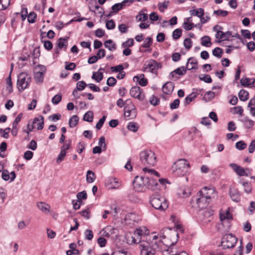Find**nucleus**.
I'll list each match as a JSON object with an SVG mask.
<instances>
[{
    "mask_svg": "<svg viewBox=\"0 0 255 255\" xmlns=\"http://www.w3.org/2000/svg\"><path fill=\"white\" fill-rule=\"evenodd\" d=\"M148 233L147 228L143 227L136 229L131 237V244L139 245L140 255H155L158 249L162 250V247H164L163 242L161 239H164L165 236H160V240L157 241L158 236L155 235V233L147 236Z\"/></svg>",
    "mask_w": 255,
    "mask_h": 255,
    "instance_id": "nucleus-1",
    "label": "nucleus"
},
{
    "mask_svg": "<svg viewBox=\"0 0 255 255\" xmlns=\"http://www.w3.org/2000/svg\"><path fill=\"white\" fill-rule=\"evenodd\" d=\"M188 161L185 159H180L175 161L171 169L174 174L177 176H184L189 167Z\"/></svg>",
    "mask_w": 255,
    "mask_h": 255,
    "instance_id": "nucleus-2",
    "label": "nucleus"
},
{
    "mask_svg": "<svg viewBox=\"0 0 255 255\" xmlns=\"http://www.w3.org/2000/svg\"><path fill=\"white\" fill-rule=\"evenodd\" d=\"M150 203L154 208L160 211H164L168 207L167 199L159 194L152 195L150 198Z\"/></svg>",
    "mask_w": 255,
    "mask_h": 255,
    "instance_id": "nucleus-3",
    "label": "nucleus"
},
{
    "mask_svg": "<svg viewBox=\"0 0 255 255\" xmlns=\"http://www.w3.org/2000/svg\"><path fill=\"white\" fill-rule=\"evenodd\" d=\"M139 155L140 160L143 165L153 166L157 162L154 152L150 149H145L141 151Z\"/></svg>",
    "mask_w": 255,
    "mask_h": 255,
    "instance_id": "nucleus-4",
    "label": "nucleus"
},
{
    "mask_svg": "<svg viewBox=\"0 0 255 255\" xmlns=\"http://www.w3.org/2000/svg\"><path fill=\"white\" fill-rule=\"evenodd\" d=\"M142 170L145 174H149V176H147L149 180L147 188L153 191L160 190V186L157 182V179L154 178L152 176L154 175L156 176L157 178H159L160 177V175L158 172L154 169H148L146 167L143 168Z\"/></svg>",
    "mask_w": 255,
    "mask_h": 255,
    "instance_id": "nucleus-5",
    "label": "nucleus"
},
{
    "mask_svg": "<svg viewBox=\"0 0 255 255\" xmlns=\"http://www.w3.org/2000/svg\"><path fill=\"white\" fill-rule=\"evenodd\" d=\"M31 80V76L26 72H21L19 74L17 80V87L19 92H22L28 88Z\"/></svg>",
    "mask_w": 255,
    "mask_h": 255,
    "instance_id": "nucleus-6",
    "label": "nucleus"
},
{
    "mask_svg": "<svg viewBox=\"0 0 255 255\" xmlns=\"http://www.w3.org/2000/svg\"><path fill=\"white\" fill-rule=\"evenodd\" d=\"M149 179L147 176H136L133 181V185L135 191L144 192L147 188L149 184Z\"/></svg>",
    "mask_w": 255,
    "mask_h": 255,
    "instance_id": "nucleus-7",
    "label": "nucleus"
},
{
    "mask_svg": "<svg viewBox=\"0 0 255 255\" xmlns=\"http://www.w3.org/2000/svg\"><path fill=\"white\" fill-rule=\"evenodd\" d=\"M171 234L176 237L174 242H173L169 246L165 245V243L163 242L164 247L162 250L158 249V251L161 252L163 255H176L178 252L179 249L174 247L173 246L174 243H176L178 238V233L176 231H173L171 233Z\"/></svg>",
    "mask_w": 255,
    "mask_h": 255,
    "instance_id": "nucleus-8",
    "label": "nucleus"
},
{
    "mask_svg": "<svg viewBox=\"0 0 255 255\" xmlns=\"http://www.w3.org/2000/svg\"><path fill=\"white\" fill-rule=\"evenodd\" d=\"M238 239L232 234L225 235L222 238L221 245L224 249L233 248L237 243Z\"/></svg>",
    "mask_w": 255,
    "mask_h": 255,
    "instance_id": "nucleus-9",
    "label": "nucleus"
},
{
    "mask_svg": "<svg viewBox=\"0 0 255 255\" xmlns=\"http://www.w3.org/2000/svg\"><path fill=\"white\" fill-rule=\"evenodd\" d=\"M126 105L124 108V115L126 117L132 119L136 117V111L135 107L131 101L129 99L126 101Z\"/></svg>",
    "mask_w": 255,
    "mask_h": 255,
    "instance_id": "nucleus-10",
    "label": "nucleus"
},
{
    "mask_svg": "<svg viewBox=\"0 0 255 255\" xmlns=\"http://www.w3.org/2000/svg\"><path fill=\"white\" fill-rule=\"evenodd\" d=\"M122 185L121 181L118 178L111 177L105 182V186L108 189H119Z\"/></svg>",
    "mask_w": 255,
    "mask_h": 255,
    "instance_id": "nucleus-11",
    "label": "nucleus"
},
{
    "mask_svg": "<svg viewBox=\"0 0 255 255\" xmlns=\"http://www.w3.org/2000/svg\"><path fill=\"white\" fill-rule=\"evenodd\" d=\"M202 195L200 192H198L195 198L198 207L201 209L206 208L210 202L209 200Z\"/></svg>",
    "mask_w": 255,
    "mask_h": 255,
    "instance_id": "nucleus-12",
    "label": "nucleus"
},
{
    "mask_svg": "<svg viewBox=\"0 0 255 255\" xmlns=\"http://www.w3.org/2000/svg\"><path fill=\"white\" fill-rule=\"evenodd\" d=\"M129 94L131 97L140 101H142L144 98V95L142 93V89L138 86L132 87L129 91Z\"/></svg>",
    "mask_w": 255,
    "mask_h": 255,
    "instance_id": "nucleus-13",
    "label": "nucleus"
},
{
    "mask_svg": "<svg viewBox=\"0 0 255 255\" xmlns=\"http://www.w3.org/2000/svg\"><path fill=\"white\" fill-rule=\"evenodd\" d=\"M199 192H200L202 195L205 196L208 200H210V199L212 197H214L216 196V192L214 188H208L207 187H205L203 188L201 190H200Z\"/></svg>",
    "mask_w": 255,
    "mask_h": 255,
    "instance_id": "nucleus-14",
    "label": "nucleus"
},
{
    "mask_svg": "<svg viewBox=\"0 0 255 255\" xmlns=\"http://www.w3.org/2000/svg\"><path fill=\"white\" fill-rule=\"evenodd\" d=\"M161 67L160 63L157 62L154 60H151L146 65L145 69L152 73H155L156 72L157 70Z\"/></svg>",
    "mask_w": 255,
    "mask_h": 255,
    "instance_id": "nucleus-15",
    "label": "nucleus"
},
{
    "mask_svg": "<svg viewBox=\"0 0 255 255\" xmlns=\"http://www.w3.org/2000/svg\"><path fill=\"white\" fill-rule=\"evenodd\" d=\"M212 213L211 211L205 210L202 211L200 213V220L203 224H207L211 221L213 219Z\"/></svg>",
    "mask_w": 255,
    "mask_h": 255,
    "instance_id": "nucleus-16",
    "label": "nucleus"
},
{
    "mask_svg": "<svg viewBox=\"0 0 255 255\" xmlns=\"http://www.w3.org/2000/svg\"><path fill=\"white\" fill-rule=\"evenodd\" d=\"M39 71H36L34 73V78L36 83H41L43 80V75L46 71V68L44 66L39 65Z\"/></svg>",
    "mask_w": 255,
    "mask_h": 255,
    "instance_id": "nucleus-17",
    "label": "nucleus"
},
{
    "mask_svg": "<svg viewBox=\"0 0 255 255\" xmlns=\"http://www.w3.org/2000/svg\"><path fill=\"white\" fill-rule=\"evenodd\" d=\"M230 166L234 169V170L237 173L238 175L240 176H249V174L246 172V171H249V169L247 168L245 169L244 168L241 166L237 165L235 163H231L230 164Z\"/></svg>",
    "mask_w": 255,
    "mask_h": 255,
    "instance_id": "nucleus-18",
    "label": "nucleus"
},
{
    "mask_svg": "<svg viewBox=\"0 0 255 255\" xmlns=\"http://www.w3.org/2000/svg\"><path fill=\"white\" fill-rule=\"evenodd\" d=\"M1 177L4 181L10 180V182L14 181L16 177V174L14 171H12L10 173L6 169L2 170L1 173Z\"/></svg>",
    "mask_w": 255,
    "mask_h": 255,
    "instance_id": "nucleus-19",
    "label": "nucleus"
},
{
    "mask_svg": "<svg viewBox=\"0 0 255 255\" xmlns=\"http://www.w3.org/2000/svg\"><path fill=\"white\" fill-rule=\"evenodd\" d=\"M229 194L231 198L233 201L235 202H239L240 201V194L237 188L230 187Z\"/></svg>",
    "mask_w": 255,
    "mask_h": 255,
    "instance_id": "nucleus-20",
    "label": "nucleus"
},
{
    "mask_svg": "<svg viewBox=\"0 0 255 255\" xmlns=\"http://www.w3.org/2000/svg\"><path fill=\"white\" fill-rule=\"evenodd\" d=\"M174 84L172 82H167L162 86V91L166 95H170L174 90Z\"/></svg>",
    "mask_w": 255,
    "mask_h": 255,
    "instance_id": "nucleus-21",
    "label": "nucleus"
},
{
    "mask_svg": "<svg viewBox=\"0 0 255 255\" xmlns=\"http://www.w3.org/2000/svg\"><path fill=\"white\" fill-rule=\"evenodd\" d=\"M67 38L62 37L59 38L56 43L57 48H55L54 49L55 52L57 54H58L59 50H60L64 47L66 48L67 45L66 44V43H67Z\"/></svg>",
    "mask_w": 255,
    "mask_h": 255,
    "instance_id": "nucleus-22",
    "label": "nucleus"
},
{
    "mask_svg": "<svg viewBox=\"0 0 255 255\" xmlns=\"http://www.w3.org/2000/svg\"><path fill=\"white\" fill-rule=\"evenodd\" d=\"M177 194L181 198H187L191 194L190 189L187 187H181L178 189Z\"/></svg>",
    "mask_w": 255,
    "mask_h": 255,
    "instance_id": "nucleus-23",
    "label": "nucleus"
},
{
    "mask_svg": "<svg viewBox=\"0 0 255 255\" xmlns=\"http://www.w3.org/2000/svg\"><path fill=\"white\" fill-rule=\"evenodd\" d=\"M33 125H35L37 126V128L38 130H41L43 129L44 127V117L42 116H39L38 117H36L34 119L33 122Z\"/></svg>",
    "mask_w": 255,
    "mask_h": 255,
    "instance_id": "nucleus-24",
    "label": "nucleus"
},
{
    "mask_svg": "<svg viewBox=\"0 0 255 255\" xmlns=\"http://www.w3.org/2000/svg\"><path fill=\"white\" fill-rule=\"evenodd\" d=\"M105 69L100 68L97 72H93L92 78L94 79L97 82H100L103 78V72Z\"/></svg>",
    "mask_w": 255,
    "mask_h": 255,
    "instance_id": "nucleus-25",
    "label": "nucleus"
},
{
    "mask_svg": "<svg viewBox=\"0 0 255 255\" xmlns=\"http://www.w3.org/2000/svg\"><path fill=\"white\" fill-rule=\"evenodd\" d=\"M133 80L138 82L139 85L141 86H145L147 84V80L144 78V75L143 74L134 76Z\"/></svg>",
    "mask_w": 255,
    "mask_h": 255,
    "instance_id": "nucleus-26",
    "label": "nucleus"
},
{
    "mask_svg": "<svg viewBox=\"0 0 255 255\" xmlns=\"http://www.w3.org/2000/svg\"><path fill=\"white\" fill-rule=\"evenodd\" d=\"M198 64L197 61L193 57H190L188 59L186 64V68L189 70L196 69Z\"/></svg>",
    "mask_w": 255,
    "mask_h": 255,
    "instance_id": "nucleus-27",
    "label": "nucleus"
},
{
    "mask_svg": "<svg viewBox=\"0 0 255 255\" xmlns=\"http://www.w3.org/2000/svg\"><path fill=\"white\" fill-rule=\"evenodd\" d=\"M104 46L111 51H115L117 48L116 44L111 39L105 41Z\"/></svg>",
    "mask_w": 255,
    "mask_h": 255,
    "instance_id": "nucleus-28",
    "label": "nucleus"
},
{
    "mask_svg": "<svg viewBox=\"0 0 255 255\" xmlns=\"http://www.w3.org/2000/svg\"><path fill=\"white\" fill-rule=\"evenodd\" d=\"M201 44L202 46L209 47L212 45L211 38L207 35L204 36L201 38Z\"/></svg>",
    "mask_w": 255,
    "mask_h": 255,
    "instance_id": "nucleus-29",
    "label": "nucleus"
},
{
    "mask_svg": "<svg viewBox=\"0 0 255 255\" xmlns=\"http://www.w3.org/2000/svg\"><path fill=\"white\" fill-rule=\"evenodd\" d=\"M89 8L90 11L95 12L96 9H101L103 10V8L97 4L96 0H90L89 2Z\"/></svg>",
    "mask_w": 255,
    "mask_h": 255,
    "instance_id": "nucleus-30",
    "label": "nucleus"
},
{
    "mask_svg": "<svg viewBox=\"0 0 255 255\" xmlns=\"http://www.w3.org/2000/svg\"><path fill=\"white\" fill-rule=\"evenodd\" d=\"M249 95L248 92L244 89L241 90L238 94L240 100L242 101H246L249 99Z\"/></svg>",
    "mask_w": 255,
    "mask_h": 255,
    "instance_id": "nucleus-31",
    "label": "nucleus"
},
{
    "mask_svg": "<svg viewBox=\"0 0 255 255\" xmlns=\"http://www.w3.org/2000/svg\"><path fill=\"white\" fill-rule=\"evenodd\" d=\"M96 178L95 174L91 170H88L86 175V180L89 183L93 182Z\"/></svg>",
    "mask_w": 255,
    "mask_h": 255,
    "instance_id": "nucleus-32",
    "label": "nucleus"
},
{
    "mask_svg": "<svg viewBox=\"0 0 255 255\" xmlns=\"http://www.w3.org/2000/svg\"><path fill=\"white\" fill-rule=\"evenodd\" d=\"M190 13L192 15L197 16L199 18H201L202 16H204V11L203 8H199L197 9H193L190 10Z\"/></svg>",
    "mask_w": 255,
    "mask_h": 255,
    "instance_id": "nucleus-33",
    "label": "nucleus"
},
{
    "mask_svg": "<svg viewBox=\"0 0 255 255\" xmlns=\"http://www.w3.org/2000/svg\"><path fill=\"white\" fill-rule=\"evenodd\" d=\"M148 18V15L143 12V11L140 10L138 14L136 16L137 21H145Z\"/></svg>",
    "mask_w": 255,
    "mask_h": 255,
    "instance_id": "nucleus-34",
    "label": "nucleus"
},
{
    "mask_svg": "<svg viewBox=\"0 0 255 255\" xmlns=\"http://www.w3.org/2000/svg\"><path fill=\"white\" fill-rule=\"evenodd\" d=\"M37 206L39 209L43 212H49L50 211V206L44 203H38L37 204Z\"/></svg>",
    "mask_w": 255,
    "mask_h": 255,
    "instance_id": "nucleus-35",
    "label": "nucleus"
},
{
    "mask_svg": "<svg viewBox=\"0 0 255 255\" xmlns=\"http://www.w3.org/2000/svg\"><path fill=\"white\" fill-rule=\"evenodd\" d=\"M79 121V118L77 115L73 116L69 121V126L70 128H72L76 127Z\"/></svg>",
    "mask_w": 255,
    "mask_h": 255,
    "instance_id": "nucleus-36",
    "label": "nucleus"
},
{
    "mask_svg": "<svg viewBox=\"0 0 255 255\" xmlns=\"http://www.w3.org/2000/svg\"><path fill=\"white\" fill-rule=\"evenodd\" d=\"M197 97V94L194 92H192L188 95L185 99L184 104L185 105H188L192 101H193Z\"/></svg>",
    "mask_w": 255,
    "mask_h": 255,
    "instance_id": "nucleus-37",
    "label": "nucleus"
},
{
    "mask_svg": "<svg viewBox=\"0 0 255 255\" xmlns=\"http://www.w3.org/2000/svg\"><path fill=\"white\" fill-rule=\"evenodd\" d=\"M223 53V50L221 48L218 47H216L212 51L213 55L218 58L222 57Z\"/></svg>",
    "mask_w": 255,
    "mask_h": 255,
    "instance_id": "nucleus-38",
    "label": "nucleus"
},
{
    "mask_svg": "<svg viewBox=\"0 0 255 255\" xmlns=\"http://www.w3.org/2000/svg\"><path fill=\"white\" fill-rule=\"evenodd\" d=\"M83 120L85 121L92 122L93 120V113L92 111L86 112L83 117Z\"/></svg>",
    "mask_w": 255,
    "mask_h": 255,
    "instance_id": "nucleus-39",
    "label": "nucleus"
},
{
    "mask_svg": "<svg viewBox=\"0 0 255 255\" xmlns=\"http://www.w3.org/2000/svg\"><path fill=\"white\" fill-rule=\"evenodd\" d=\"M152 42H153V40H152V38L151 37H147L144 40V41H143L142 45L141 46V47H143V48H149L152 45Z\"/></svg>",
    "mask_w": 255,
    "mask_h": 255,
    "instance_id": "nucleus-40",
    "label": "nucleus"
},
{
    "mask_svg": "<svg viewBox=\"0 0 255 255\" xmlns=\"http://www.w3.org/2000/svg\"><path fill=\"white\" fill-rule=\"evenodd\" d=\"M76 196L79 202H82V200H85L87 198V194L85 191L79 192Z\"/></svg>",
    "mask_w": 255,
    "mask_h": 255,
    "instance_id": "nucleus-41",
    "label": "nucleus"
},
{
    "mask_svg": "<svg viewBox=\"0 0 255 255\" xmlns=\"http://www.w3.org/2000/svg\"><path fill=\"white\" fill-rule=\"evenodd\" d=\"M187 69L186 67H185L184 66H181L174 70V73H175V74L178 75L182 76L185 74Z\"/></svg>",
    "mask_w": 255,
    "mask_h": 255,
    "instance_id": "nucleus-42",
    "label": "nucleus"
},
{
    "mask_svg": "<svg viewBox=\"0 0 255 255\" xmlns=\"http://www.w3.org/2000/svg\"><path fill=\"white\" fill-rule=\"evenodd\" d=\"M220 218L221 221L225 220H230L232 219V216L229 212V211H226L225 213L220 214Z\"/></svg>",
    "mask_w": 255,
    "mask_h": 255,
    "instance_id": "nucleus-43",
    "label": "nucleus"
},
{
    "mask_svg": "<svg viewBox=\"0 0 255 255\" xmlns=\"http://www.w3.org/2000/svg\"><path fill=\"white\" fill-rule=\"evenodd\" d=\"M127 128L129 130L133 132H136L138 129L137 124L133 122H129L127 126Z\"/></svg>",
    "mask_w": 255,
    "mask_h": 255,
    "instance_id": "nucleus-44",
    "label": "nucleus"
},
{
    "mask_svg": "<svg viewBox=\"0 0 255 255\" xmlns=\"http://www.w3.org/2000/svg\"><path fill=\"white\" fill-rule=\"evenodd\" d=\"M10 4V0H0V10L6 9Z\"/></svg>",
    "mask_w": 255,
    "mask_h": 255,
    "instance_id": "nucleus-45",
    "label": "nucleus"
},
{
    "mask_svg": "<svg viewBox=\"0 0 255 255\" xmlns=\"http://www.w3.org/2000/svg\"><path fill=\"white\" fill-rule=\"evenodd\" d=\"M182 35V30L180 28H177L174 30L172 32V37L174 39H179Z\"/></svg>",
    "mask_w": 255,
    "mask_h": 255,
    "instance_id": "nucleus-46",
    "label": "nucleus"
},
{
    "mask_svg": "<svg viewBox=\"0 0 255 255\" xmlns=\"http://www.w3.org/2000/svg\"><path fill=\"white\" fill-rule=\"evenodd\" d=\"M134 44V40L132 38H129L125 42H123L122 46L123 48H128L132 46Z\"/></svg>",
    "mask_w": 255,
    "mask_h": 255,
    "instance_id": "nucleus-47",
    "label": "nucleus"
},
{
    "mask_svg": "<svg viewBox=\"0 0 255 255\" xmlns=\"http://www.w3.org/2000/svg\"><path fill=\"white\" fill-rule=\"evenodd\" d=\"M247 144L243 140L239 141L236 143V147L239 150H243L247 147Z\"/></svg>",
    "mask_w": 255,
    "mask_h": 255,
    "instance_id": "nucleus-48",
    "label": "nucleus"
},
{
    "mask_svg": "<svg viewBox=\"0 0 255 255\" xmlns=\"http://www.w3.org/2000/svg\"><path fill=\"white\" fill-rule=\"evenodd\" d=\"M37 17L36 14L34 12H31L27 15V20L29 23H33L35 21Z\"/></svg>",
    "mask_w": 255,
    "mask_h": 255,
    "instance_id": "nucleus-49",
    "label": "nucleus"
},
{
    "mask_svg": "<svg viewBox=\"0 0 255 255\" xmlns=\"http://www.w3.org/2000/svg\"><path fill=\"white\" fill-rule=\"evenodd\" d=\"M86 86L87 84L84 81H80L77 82L76 89L81 91L83 90Z\"/></svg>",
    "mask_w": 255,
    "mask_h": 255,
    "instance_id": "nucleus-50",
    "label": "nucleus"
},
{
    "mask_svg": "<svg viewBox=\"0 0 255 255\" xmlns=\"http://www.w3.org/2000/svg\"><path fill=\"white\" fill-rule=\"evenodd\" d=\"M123 6L121 3H117L112 6V9L114 13H117L119 11L123 9Z\"/></svg>",
    "mask_w": 255,
    "mask_h": 255,
    "instance_id": "nucleus-51",
    "label": "nucleus"
},
{
    "mask_svg": "<svg viewBox=\"0 0 255 255\" xmlns=\"http://www.w3.org/2000/svg\"><path fill=\"white\" fill-rule=\"evenodd\" d=\"M66 152L65 151H63L61 149L60 152L59 154V155L57 158V159H56L57 163H59L61 162H62L64 160V157L66 156Z\"/></svg>",
    "mask_w": 255,
    "mask_h": 255,
    "instance_id": "nucleus-52",
    "label": "nucleus"
},
{
    "mask_svg": "<svg viewBox=\"0 0 255 255\" xmlns=\"http://www.w3.org/2000/svg\"><path fill=\"white\" fill-rule=\"evenodd\" d=\"M98 146L101 147L103 151H105L107 148L106 144L105 143V138L104 136H101L100 138L99 142H98Z\"/></svg>",
    "mask_w": 255,
    "mask_h": 255,
    "instance_id": "nucleus-53",
    "label": "nucleus"
},
{
    "mask_svg": "<svg viewBox=\"0 0 255 255\" xmlns=\"http://www.w3.org/2000/svg\"><path fill=\"white\" fill-rule=\"evenodd\" d=\"M251 79L249 78H242L240 80L241 85L244 87L251 86Z\"/></svg>",
    "mask_w": 255,
    "mask_h": 255,
    "instance_id": "nucleus-54",
    "label": "nucleus"
},
{
    "mask_svg": "<svg viewBox=\"0 0 255 255\" xmlns=\"http://www.w3.org/2000/svg\"><path fill=\"white\" fill-rule=\"evenodd\" d=\"M183 44L186 49H190L192 46V41L191 39L186 38L184 40Z\"/></svg>",
    "mask_w": 255,
    "mask_h": 255,
    "instance_id": "nucleus-55",
    "label": "nucleus"
},
{
    "mask_svg": "<svg viewBox=\"0 0 255 255\" xmlns=\"http://www.w3.org/2000/svg\"><path fill=\"white\" fill-rule=\"evenodd\" d=\"M182 26L187 31L191 30L194 27V24L192 22H184Z\"/></svg>",
    "mask_w": 255,
    "mask_h": 255,
    "instance_id": "nucleus-56",
    "label": "nucleus"
},
{
    "mask_svg": "<svg viewBox=\"0 0 255 255\" xmlns=\"http://www.w3.org/2000/svg\"><path fill=\"white\" fill-rule=\"evenodd\" d=\"M199 79L207 83H211L212 82V79L209 75H204L203 76H200Z\"/></svg>",
    "mask_w": 255,
    "mask_h": 255,
    "instance_id": "nucleus-57",
    "label": "nucleus"
},
{
    "mask_svg": "<svg viewBox=\"0 0 255 255\" xmlns=\"http://www.w3.org/2000/svg\"><path fill=\"white\" fill-rule=\"evenodd\" d=\"M22 116V114L20 113L18 114V115L15 118L14 121L12 123V128H18L17 125L18 123L21 121V118Z\"/></svg>",
    "mask_w": 255,
    "mask_h": 255,
    "instance_id": "nucleus-58",
    "label": "nucleus"
},
{
    "mask_svg": "<svg viewBox=\"0 0 255 255\" xmlns=\"http://www.w3.org/2000/svg\"><path fill=\"white\" fill-rule=\"evenodd\" d=\"M62 99V95L61 94H58L54 96L52 98V102L54 105H57Z\"/></svg>",
    "mask_w": 255,
    "mask_h": 255,
    "instance_id": "nucleus-59",
    "label": "nucleus"
},
{
    "mask_svg": "<svg viewBox=\"0 0 255 255\" xmlns=\"http://www.w3.org/2000/svg\"><path fill=\"white\" fill-rule=\"evenodd\" d=\"M106 119V116H103L102 118L99 120V122L97 123L96 126L97 129H100L101 128L105 122Z\"/></svg>",
    "mask_w": 255,
    "mask_h": 255,
    "instance_id": "nucleus-60",
    "label": "nucleus"
},
{
    "mask_svg": "<svg viewBox=\"0 0 255 255\" xmlns=\"http://www.w3.org/2000/svg\"><path fill=\"white\" fill-rule=\"evenodd\" d=\"M123 70H124V67L122 64H120L116 66H113V67H111V70L112 72L120 73L121 72L123 71Z\"/></svg>",
    "mask_w": 255,
    "mask_h": 255,
    "instance_id": "nucleus-61",
    "label": "nucleus"
},
{
    "mask_svg": "<svg viewBox=\"0 0 255 255\" xmlns=\"http://www.w3.org/2000/svg\"><path fill=\"white\" fill-rule=\"evenodd\" d=\"M116 26L114 21L112 19L108 20L106 24V28L108 29H113L115 28Z\"/></svg>",
    "mask_w": 255,
    "mask_h": 255,
    "instance_id": "nucleus-62",
    "label": "nucleus"
},
{
    "mask_svg": "<svg viewBox=\"0 0 255 255\" xmlns=\"http://www.w3.org/2000/svg\"><path fill=\"white\" fill-rule=\"evenodd\" d=\"M44 47L47 50H50L53 47L52 43L49 40L42 41Z\"/></svg>",
    "mask_w": 255,
    "mask_h": 255,
    "instance_id": "nucleus-63",
    "label": "nucleus"
},
{
    "mask_svg": "<svg viewBox=\"0 0 255 255\" xmlns=\"http://www.w3.org/2000/svg\"><path fill=\"white\" fill-rule=\"evenodd\" d=\"M85 239L91 240L93 238V234L91 230L87 229L85 232Z\"/></svg>",
    "mask_w": 255,
    "mask_h": 255,
    "instance_id": "nucleus-64",
    "label": "nucleus"
}]
</instances>
